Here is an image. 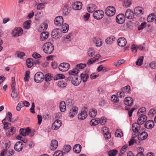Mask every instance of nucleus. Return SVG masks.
<instances>
[{
    "mask_svg": "<svg viewBox=\"0 0 156 156\" xmlns=\"http://www.w3.org/2000/svg\"><path fill=\"white\" fill-rule=\"evenodd\" d=\"M44 52L46 54H50L52 53L54 50L53 44L49 42L44 43L42 46Z\"/></svg>",
    "mask_w": 156,
    "mask_h": 156,
    "instance_id": "obj_1",
    "label": "nucleus"
},
{
    "mask_svg": "<svg viewBox=\"0 0 156 156\" xmlns=\"http://www.w3.org/2000/svg\"><path fill=\"white\" fill-rule=\"evenodd\" d=\"M115 13V9L113 6H109L105 9V13L108 16H112Z\"/></svg>",
    "mask_w": 156,
    "mask_h": 156,
    "instance_id": "obj_2",
    "label": "nucleus"
},
{
    "mask_svg": "<svg viewBox=\"0 0 156 156\" xmlns=\"http://www.w3.org/2000/svg\"><path fill=\"white\" fill-rule=\"evenodd\" d=\"M44 79V75L41 72L37 73L34 76V80L37 83L42 82Z\"/></svg>",
    "mask_w": 156,
    "mask_h": 156,
    "instance_id": "obj_3",
    "label": "nucleus"
},
{
    "mask_svg": "<svg viewBox=\"0 0 156 156\" xmlns=\"http://www.w3.org/2000/svg\"><path fill=\"white\" fill-rule=\"evenodd\" d=\"M104 12L102 10H98L94 11L93 14L94 18L97 20L102 19L104 16Z\"/></svg>",
    "mask_w": 156,
    "mask_h": 156,
    "instance_id": "obj_4",
    "label": "nucleus"
},
{
    "mask_svg": "<svg viewBox=\"0 0 156 156\" xmlns=\"http://www.w3.org/2000/svg\"><path fill=\"white\" fill-rule=\"evenodd\" d=\"M70 65L67 63H62L59 65L58 68L62 72H65L68 70L70 68Z\"/></svg>",
    "mask_w": 156,
    "mask_h": 156,
    "instance_id": "obj_5",
    "label": "nucleus"
},
{
    "mask_svg": "<svg viewBox=\"0 0 156 156\" xmlns=\"http://www.w3.org/2000/svg\"><path fill=\"white\" fill-rule=\"evenodd\" d=\"M78 108L74 106L70 109L69 112V116L71 118L74 117L78 113Z\"/></svg>",
    "mask_w": 156,
    "mask_h": 156,
    "instance_id": "obj_6",
    "label": "nucleus"
},
{
    "mask_svg": "<svg viewBox=\"0 0 156 156\" xmlns=\"http://www.w3.org/2000/svg\"><path fill=\"white\" fill-rule=\"evenodd\" d=\"M23 32V30L21 28H15L12 32V34L14 37H17L21 35Z\"/></svg>",
    "mask_w": 156,
    "mask_h": 156,
    "instance_id": "obj_7",
    "label": "nucleus"
},
{
    "mask_svg": "<svg viewBox=\"0 0 156 156\" xmlns=\"http://www.w3.org/2000/svg\"><path fill=\"white\" fill-rule=\"evenodd\" d=\"M101 57V55L99 54L96 55L95 57L90 58L88 60L87 63V64L88 65H90L92 64L96 61H98Z\"/></svg>",
    "mask_w": 156,
    "mask_h": 156,
    "instance_id": "obj_8",
    "label": "nucleus"
},
{
    "mask_svg": "<svg viewBox=\"0 0 156 156\" xmlns=\"http://www.w3.org/2000/svg\"><path fill=\"white\" fill-rule=\"evenodd\" d=\"M87 115V112L85 108L78 114V118L80 120H83L86 119Z\"/></svg>",
    "mask_w": 156,
    "mask_h": 156,
    "instance_id": "obj_9",
    "label": "nucleus"
},
{
    "mask_svg": "<svg viewBox=\"0 0 156 156\" xmlns=\"http://www.w3.org/2000/svg\"><path fill=\"white\" fill-rule=\"evenodd\" d=\"M61 124L62 122L60 120H56L52 125V129L55 130H57L60 127Z\"/></svg>",
    "mask_w": 156,
    "mask_h": 156,
    "instance_id": "obj_10",
    "label": "nucleus"
},
{
    "mask_svg": "<svg viewBox=\"0 0 156 156\" xmlns=\"http://www.w3.org/2000/svg\"><path fill=\"white\" fill-rule=\"evenodd\" d=\"M63 22V18L62 16H59L56 17L54 20L55 24L57 26H61Z\"/></svg>",
    "mask_w": 156,
    "mask_h": 156,
    "instance_id": "obj_11",
    "label": "nucleus"
},
{
    "mask_svg": "<svg viewBox=\"0 0 156 156\" xmlns=\"http://www.w3.org/2000/svg\"><path fill=\"white\" fill-rule=\"evenodd\" d=\"M23 147V142L19 141L17 142L14 147L15 150L17 151H21Z\"/></svg>",
    "mask_w": 156,
    "mask_h": 156,
    "instance_id": "obj_12",
    "label": "nucleus"
},
{
    "mask_svg": "<svg viewBox=\"0 0 156 156\" xmlns=\"http://www.w3.org/2000/svg\"><path fill=\"white\" fill-rule=\"evenodd\" d=\"M72 78L71 82L74 86H78L81 82V80L78 79L77 75H75L73 76H70Z\"/></svg>",
    "mask_w": 156,
    "mask_h": 156,
    "instance_id": "obj_13",
    "label": "nucleus"
},
{
    "mask_svg": "<svg viewBox=\"0 0 156 156\" xmlns=\"http://www.w3.org/2000/svg\"><path fill=\"white\" fill-rule=\"evenodd\" d=\"M140 128V125L138 122L133 123L132 125V130L135 133H139Z\"/></svg>",
    "mask_w": 156,
    "mask_h": 156,
    "instance_id": "obj_14",
    "label": "nucleus"
},
{
    "mask_svg": "<svg viewBox=\"0 0 156 156\" xmlns=\"http://www.w3.org/2000/svg\"><path fill=\"white\" fill-rule=\"evenodd\" d=\"M116 20L117 23L119 24H122L125 21V17L123 14H119L116 16Z\"/></svg>",
    "mask_w": 156,
    "mask_h": 156,
    "instance_id": "obj_15",
    "label": "nucleus"
},
{
    "mask_svg": "<svg viewBox=\"0 0 156 156\" xmlns=\"http://www.w3.org/2000/svg\"><path fill=\"white\" fill-rule=\"evenodd\" d=\"M138 115L139 117L137 120V122L140 125H142L146 121L147 117L146 115L142 114Z\"/></svg>",
    "mask_w": 156,
    "mask_h": 156,
    "instance_id": "obj_16",
    "label": "nucleus"
},
{
    "mask_svg": "<svg viewBox=\"0 0 156 156\" xmlns=\"http://www.w3.org/2000/svg\"><path fill=\"white\" fill-rule=\"evenodd\" d=\"M70 9L69 6L67 4L64 5L62 8V15L67 16L70 13Z\"/></svg>",
    "mask_w": 156,
    "mask_h": 156,
    "instance_id": "obj_17",
    "label": "nucleus"
},
{
    "mask_svg": "<svg viewBox=\"0 0 156 156\" xmlns=\"http://www.w3.org/2000/svg\"><path fill=\"white\" fill-rule=\"evenodd\" d=\"M60 30L59 29H54L52 32L51 35L53 38L55 39L58 38L60 37Z\"/></svg>",
    "mask_w": 156,
    "mask_h": 156,
    "instance_id": "obj_18",
    "label": "nucleus"
},
{
    "mask_svg": "<svg viewBox=\"0 0 156 156\" xmlns=\"http://www.w3.org/2000/svg\"><path fill=\"white\" fill-rule=\"evenodd\" d=\"M125 15L127 18L131 19L133 18L134 14L131 10L127 9L125 13Z\"/></svg>",
    "mask_w": 156,
    "mask_h": 156,
    "instance_id": "obj_19",
    "label": "nucleus"
},
{
    "mask_svg": "<svg viewBox=\"0 0 156 156\" xmlns=\"http://www.w3.org/2000/svg\"><path fill=\"white\" fill-rule=\"evenodd\" d=\"M134 12L136 15L140 16L144 13V9L140 7H136L134 9Z\"/></svg>",
    "mask_w": 156,
    "mask_h": 156,
    "instance_id": "obj_20",
    "label": "nucleus"
},
{
    "mask_svg": "<svg viewBox=\"0 0 156 156\" xmlns=\"http://www.w3.org/2000/svg\"><path fill=\"white\" fill-rule=\"evenodd\" d=\"M118 45L120 47H123L125 46L127 43L126 39L124 37H120L118 40Z\"/></svg>",
    "mask_w": 156,
    "mask_h": 156,
    "instance_id": "obj_21",
    "label": "nucleus"
},
{
    "mask_svg": "<svg viewBox=\"0 0 156 156\" xmlns=\"http://www.w3.org/2000/svg\"><path fill=\"white\" fill-rule=\"evenodd\" d=\"M154 122L153 120H148L145 122L144 127L147 129H151L154 126Z\"/></svg>",
    "mask_w": 156,
    "mask_h": 156,
    "instance_id": "obj_22",
    "label": "nucleus"
},
{
    "mask_svg": "<svg viewBox=\"0 0 156 156\" xmlns=\"http://www.w3.org/2000/svg\"><path fill=\"white\" fill-rule=\"evenodd\" d=\"M82 3L80 2H76L74 3L72 5L73 8L76 10H79L82 7Z\"/></svg>",
    "mask_w": 156,
    "mask_h": 156,
    "instance_id": "obj_23",
    "label": "nucleus"
},
{
    "mask_svg": "<svg viewBox=\"0 0 156 156\" xmlns=\"http://www.w3.org/2000/svg\"><path fill=\"white\" fill-rule=\"evenodd\" d=\"M16 131V128L11 126L6 130V135L8 136H10L14 134Z\"/></svg>",
    "mask_w": 156,
    "mask_h": 156,
    "instance_id": "obj_24",
    "label": "nucleus"
},
{
    "mask_svg": "<svg viewBox=\"0 0 156 156\" xmlns=\"http://www.w3.org/2000/svg\"><path fill=\"white\" fill-rule=\"evenodd\" d=\"M30 133V129L27 128L26 129H21L20 131V134L23 136H25L28 135Z\"/></svg>",
    "mask_w": 156,
    "mask_h": 156,
    "instance_id": "obj_25",
    "label": "nucleus"
},
{
    "mask_svg": "<svg viewBox=\"0 0 156 156\" xmlns=\"http://www.w3.org/2000/svg\"><path fill=\"white\" fill-rule=\"evenodd\" d=\"M133 99L130 97L126 98L124 100V102L125 105L127 106H130L133 103Z\"/></svg>",
    "mask_w": 156,
    "mask_h": 156,
    "instance_id": "obj_26",
    "label": "nucleus"
},
{
    "mask_svg": "<svg viewBox=\"0 0 156 156\" xmlns=\"http://www.w3.org/2000/svg\"><path fill=\"white\" fill-rule=\"evenodd\" d=\"M58 144L57 140H53L51 141L50 144L51 149L52 150H55L58 146Z\"/></svg>",
    "mask_w": 156,
    "mask_h": 156,
    "instance_id": "obj_27",
    "label": "nucleus"
},
{
    "mask_svg": "<svg viewBox=\"0 0 156 156\" xmlns=\"http://www.w3.org/2000/svg\"><path fill=\"white\" fill-rule=\"evenodd\" d=\"M81 146L79 144L75 145L73 148V151L76 154L79 153L81 150Z\"/></svg>",
    "mask_w": 156,
    "mask_h": 156,
    "instance_id": "obj_28",
    "label": "nucleus"
},
{
    "mask_svg": "<svg viewBox=\"0 0 156 156\" xmlns=\"http://www.w3.org/2000/svg\"><path fill=\"white\" fill-rule=\"evenodd\" d=\"M10 145L11 142L9 140H7L6 141L5 146L6 150L2 151L1 153L0 156H4V155L6 153V151L10 147Z\"/></svg>",
    "mask_w": 156,
    "mask_h": 156,
    "instance_id": "obj_29",
    "label": "nucleus"
},
{
    "mask_svg": "<svg viewBox=\"0 0 156 156\" xmlns=\"http://www.w3.org/2000/svg\"><path fill=\"white\" fill-rule=\"evenodd\" d=\"M96 5L93 4H90L87 7V10L89 12H94V10L96 9Z\"/></svg>",
    "mask_w": 156,
    "mask_h": 156,
    "instance_id": "obj_30",
    "label": "nucleus"
},
{
    "mask_svg": "<svg viewBox=\"0 0 156 156\" xmlns=\"http://www.w3.org/2000/svg\"><path fill=\"white\" fill-rule=\"evenodd\" d=\"M66 103L67 108L72 107L74 104V101L72 99L68 98L66 99Z\"/></svg>",
    "mask_w": 156,
    "mask_h": 156,
    "instance_id": "obj_31",
    "label": "nucleus"
},
{
    "mask_svg": "<svg viewBox=\"0 0 156 156\" xmlns=\"http://www.w3.org/2000/svg\"><path fill=\"white\" fill-rule=\"evenodd\" d=\"M97 110L94 108L90 110L89 112V115L90 117L92 118L94 117L97 114Z\"/></svg>",
    "mask_w": 156,
    "mask_h": 156,
    "instance_id": "obj_32",
    "label": "nucleus"
},
{
    "mask_svg": "<svg viewBox=\"0 0 156 156\" xmlns=\"http://www.w3.org/2000/svg\"><path fill=\"white\" fill-rule=\"evenodd\" d=\"M49 36L48 32H43L41 34V39L42 41H44Z\"/></svg>",
    "mask_w": 156,
    "mask_h": 156,
    "instance_id": "obj_33",
    "label": "nucleus"
},
{
    "mask_svg": "<svg viewBox=\"0 0 156 156\" xmlns=\"http://www.w3.org/2000/svg\"><path fill=\"white\" fill-rule=\"evenodd\" d=\"M99 118L92 119L90 122V125L92 126H94L99 123Z\"/></svg>",
    "mask_w": 156,
    "mask_h": 156,
    "instance_id": "obj_34",
    "label": "nucleus"
},
{
    "mask_svg": "<svg viewBox=\"0 0 156 156\" xmlns=\"http://www.w3.org/2000/svg\"><path fill=\"white\" fill-rule=\"evenodd\" d=\"M92 41L97 47H100L102 45L101 41L99 39H97L95 37H93L92 38Z\"/></svg>",
    "mask_w": 156,
    "mask_h": 156,
    "instance_id": "obj_35",
    "label": "nucleus"
},
{
    "mask_svg": "<svg viewBox=\"0 0 156 156\" xmlns=\"http://www.w3.org/2000/svg\"><path fill=\"white\" fill-rule=\"evenodd\" d=\"M79 72V70L77 69H73L72 70L69 71V73L71 76H74L75 75H77Z\"/></svg>",
    "mask_w": 156,
    "mask_h": 156,
    "instance_id": "obj_36",
    "label": "nucleus"
},
{
    "mask_svg": "<svg viewBox=\"0 0 156 156\" xmlns=\"http://www.w3.org/2000/svg\"><path fill=\"white\" fill-rule=\"evenodd\" d=\"M12 117V113L9 112H8L7 113V115L6 116L5 118L2 121V122H4L9 121L12 122L11 120V118Z\"/></svg>",
    "mask_w": 156,
    "mask_h": 156,
    "instance_id": "obj_37",
    "label": "nucleus"
},
{
    "mask_svg": "<svg viewBox=\"0 0 156 156\" xmlns=\"http://www.w3.org/2000/svg\"><path fill=\"white\" fill-rule=\"evenodd\" d=\"M71 38L69 35L68 34L67 35L65 36L62 38V42L63 43L66 44L69 43L71 41Z\"/></svg>",
    "mask_w": 156,
    "mask_h": 156,
    "instance_id": "obj_38",
    "label": "nucleus"
},
{
    "mask_svg": "<svg viewBox=\"0 0 156 156\" xmlns=\"http://www.w3.org/2000/svg\"><path fill=\"white\" fill-rule=\"evenodd\" d=\"M69 29V25L66 23H64L62 25L61 31L64 33H66L68 31Z\"/></svg>",
    "mask_w": 156,
    "mask_h": 156,
    "instance_id": "obj_39",
    "label": "nucleus"
},
{
    "mask_svg": "<svg viewBox=\"0 0 156 156\" xmlns=\"http://www.w3.org/2000/svg\"><path fill=\"white\" fill-rule=\"evenodd\" d=\"M95 53L94 49L92 48H89L87 52V55L89 57L93 56Z\"/></svg>",
    "mask_w": 156,
    "mask_h": 156,
    "instance_id": "obj_40",
    "label": "nucleus"
},
{
    "mask_svg": "<svg viewBox=\"0 0 156 156\" xmlns=\"http://www.w3.org/2000/svg\"><path fill=\"white\" fill-rule=\"evenodd\" d=\"M65 102L64 101H62L60 103L59 108L60 111L62 112H64L66 110V105Z\"/></svg>",
    "mask_w": 156,
    "mask_h": 156,
    "instance_id": "obj_41",
    "label": "nucleus"
},
{
    "mask_svg": "<svg viewBox=\"0 0 156 156\" xmlns=\"http://www.w3.org/2000/svg\"><path fill=\"white\" fill-rule=\"evenodd\" d=\"M88 77L89 76L87 74L82 73L81 74L80 79L81 81L82 80L83 82H85L87 81Z\"/></svg>",
    "mask_w": 156,
    "mask_h": 156,
    "instance_id": "obj_42",
    "label": "nucleus"
},
{
    "mask_svg": "<svg viewBox=\"0 0 156 156\" xmlns=\"http://www.w3.org/2000/svg\"><path fill=\"white\" fill-rule=\"evenodd\" d=\"M33 62L32 58H28L27 59L26 64L28 68H30L33 65Z\"/></svg>",
    "mask_w": 156,
    "mask_h": 156,
    "instance_id": "obj_43",
    "label": "nucleus"
},
{
    "mask_svg": "<svg viewBox=\"0 0 156 156\" xmlns=\"http://www.w3.org/2000/svg\"><path fill=\"white\" fill-rule=\"evenodd\" d=\"M155 14L154 13H152L148 16L147 18V20L148 22H151L153 21L154 19Z\"/></svg>",
    "mask_w": 156,
    "mask_h": 156,
    "instance_id": "obj_44",
    "label": "nucleus"
},
{
    "mask_svg": "<svg viewBox=\"0 0 156 156\" xmlns=\"http://www.w3.org/2000/svg\"><path fill=\"white\" fill-rule=\"evenodd\" d=\"M12 93L11 96L14 99H16L18 100L19 98V97L18 95L17 92L16 91V90H12Z\"/></svg>",
    "mask_w": 156,
    "mask_h": 156,
    "instance_id": "obj_45",
    "label": "nucleus"
},
{
    "mask_svg": "<svg viewBox=\"0 0 156 156\" xmlns=\"http://www.w3.org/2000/svg\"><path fill=\"white\" fill-rule=\"evenodd\" d=\"M115 136L117 137H121L123 136V133L121 129H117L115 133Z\"/></svg>",
    "mask_w": 156,
    "mask_h": 156,
    "instance_id": "obj_46",
    "label": "nucleus"
},
{
    "mask_svg": "<svg viewBox=\"0 0 156 156\" xmlns=\"http://www.w3.org/2000/svg\"><path fill=\"white\" fill-rule=\"evenodd\" d=\"M115 40V38L113 36L108 37L105 40V41L108 44H110Z\"/></svg>",
    "mask_w": 156,
    "mask_h": 156,
    "instance_id": "obj_47",
    "label": "nucleus"
},
{
    "mask_svg": "<svg viewBox=\"0 0 156 156\" xmlns=\"http://www.w3.org/2000/svg\"><path fill=\"white\" fill-rule=\"evenodd\" d=\"M148 136L147 133L145 132L142 133L139 137L141 140H142L146 139Z\"/></svg>",
    "mask_w": 156,
    "mask_h": 156,
    "instance_id": "obj_48",
    "label": "nucleus"
},
{
    "mask_svg": "<svg viewBox=\"0 0 156 156\" xmlns=\"http://www.w3.org/2000/svg\"><path fill=\"white\" fill-rule=\"evenodd\" d=\"M31 22V21L30 20H28L26 21L23 24L24 28L29 29L30 27Z\"/></svg>",
    "mask_w": 156,
    "mask_h": 156,
    "instance_id": "obj_49",
    "label": "nucleus"
},
{
    "mask_svg": "<svg viewBox=\"0 0 156 156\" xmlns=\"http://www.w3.org/2000/svg\"><path fill=\"white\" fill-rule=\"evenodd\" d=\"M66 83L63 80H59L58 82V85L59 87H66Z\"/></svg>",
    "mask_w": 156,
    "mask_h": 156,
    "instance_id": "obj_50",
    "label": "nucleus"
},
{
    "mask_svg": "<svg viewBox=\"0 0 156 156\" xmlns=\"http://www.w3.org/2000/svg\"><path fill=\"white\" fill-rule=\"evenodd\" d=\"M144 57L140 56L138 58L136 62V64L138 66H141L142 65Z\"/></svg>",
    "mask_w": 156,
    "mask_h": 156,
    "instance_id": "obj_51",
    "label": "nucleus"
},
{
    "mask_svg": "<svg viewBox=\"0 0 156 156\" xmlns=\"http://www.w3.org/2000/svg\"><path fill=\"white\" fill-rule=\"evenodd\" d=\"M122 90L126 94L130 93V87L129 86H127L123 87Z\"/></svg>",
    "mask_w": 156,
    "mask_h": 156,
    "instance_id": "obj_52",
    "label": "nucleus"
},
{
    "mask_svg": "<svg viewBox=\"0 0 156 156\" xmlns=\"http://www.w3.org/2000/svg\"><path fill=\"white\" fill-rule=\"evenodd\" d=\"M125 60L124 59H121L118 61L115 62L114 64L115 66H118L121 65L124 63Z\"/></svg>",
    "mask_w": 156,
    "mask_h": 156,
    "instance_id": "obj_53",
    "label": "nucleus"
},
{
    "mask_svg": "<svg viewBox=\"0 0 156 156\" xmlns=\"http://www.w3.org/2000/svg\"><path fill=\"white\" fill-rule=\"evenodd\" d=\"M11 87L12 90H16L15 86H16V82L15 79L14 77H12L11 79Z\"/></svg>",
    "mask_w": 156,
    "mask_h": 156,
    "instance_id": "obj_54",
    "label": "nucleus"
},
{
    "mask_svg": "<svg viewBox=\"0 0 156 156\" xmlns=\"http://www.w3.org/2000/svg\"><path fill=\"white\" fill-rule=\"evenodd\" d=\"M123 1V5L126 8L129 7L131 4V0H124Z\"/></svg>",
    "mask_w": 156,
    "mask_h": 156,
    "instance_id": "obj_55",
    "label": "nucleus"
},
{
    "mask_svg": "<svg viewBox=\"0 0 156 156\" xmlns=\"http://www.w3.org/2000/svg\"><path fill=\"white\" fill-rule=\"evenodd\" d=\"M65 78V76L62 74H58L55 75L54 77V80H57L63 79Z\"/></svg>",
    "mask_w": 156,
    "mask_h": 156,
    "instance_id": "obj_56",
    "label": "nucleus"
},
{
    "mask_svg": "<svg viewBox=\"0 0 156 156\" xmlns=\"http://www.w3.org/2000/svg\"><path fill=\"white\" fill-rule=\"evenodd\" d=\"M71 149V147L69 145H67L65 146L63 148L64 153H68Z\"/></svg>",
    "mask_w": 156,
    "mask_h": 156,
    "instance_id": "obj_57",
    "label": "nucleus"
},
{
    "mask_svg": "<svg viewBox=\"0 0 156 156\" xmlns=\"http://www.w3.org/2000/svg\"><path fill=\"white\" fill-rule=\"evenodd\" d=\"M156 114V110L154 108H152L149 110L148 115L150 117H152Z\"/></svg>",
    "mask_w": 156,
    "mask_h": 156,
    "instance_id": "obj_58",
    "label": "nucleus"
},
{
    "mask_svg": "<svg viewBox=\"0 0 156 156\" xmlns=\"http://www.w3.org/2000/svg\"><path fill=\"white\" fill-rule=\"evenodd\" d=\"M146 112V108L144 107H142L140 108L137 112V115H140L144 114Z\"/></svg>",
    "mask_w": 156,
    "mask_h": 156,
    "instance_id": "obj_59",
    "label": "nucleus"
},
{
    "mask_svg": "<svg viewBox=\"0 0 156 156\" xmlns=\"http://www.w3.org/2000/svg\"><path fill=\"white\" fill-rule=\"evenodd\" d=\"M2 123L4 125V129L6 130L11 126V124L8 123L7 122H4Z\"/></svg>",
    "mask_w": 156,
    "mask_h": 156,
    "instance_id": "obj_60",
    "label": "nucleus"
},
{
    "mask_svg": "<svg viewBox=\"0 0 156 156\" xmlns=\"http://www.w3.org/2000/svg\"><path fill=\"white\" fill-rule=\"evenodd\" d=\"M128 147V146L127 144L124 145L122 147L120 150V152L122 154H125L127 150Z\"/></svg>",
    "mask_w": 156,
    "mask_h": 156,
    "instance_id": "obj_61",
    "label": "nucleus"
},
{
    "mask_svg": "<svg viewBox=\"0 0 156 156\" xmlns=\"http://www.w3.org/2000/svg\"><path fill=\"white\" fill-rule=\"evenodd\" d=\"M117 153V151L116 150H113L108 152L109 156H115Z\"/></svg>",
    "mask_w": 156,
    "mask_h": 156,
    "instance_id": "obj_62",
    "label": "nucleus"
},
{
    "mask_svg": "<svg viewBox=\"0 0 156 156\" xmlns=\"http://www.w3.org/2000/svg\"><path fill=\"white\" fill-rule=\"evenodd\" d=\"M111 100L114 103H117L119 101V98L116 95H113L111 97Z\"/></svg>",
    "mask_w": 156,
    "mask_h": 156,
    "instance_id": "obj_63",
    "label": "nucleus"
},
{
    "mask_svg": "<svg viewBox=\"0 0 156 156\" xmlns=\"http://www.w3.org/2000/svg\"><path fill=\"white\" fill-rule=\"evenodd\" d=\"M30 72L29 71H26L25 74V76L24 78V80L25 81H28L30 78Z\"/></svg>",
    "mask_w": 156,
    "mask_h": 156,
    "instance_id": "obj_64",
    "label": "nucleus"
}]
</instances>
